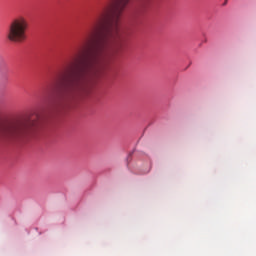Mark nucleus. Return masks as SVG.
<instances>
[{
  "label": "nucleus",
  "instance_id": "obj_3",
  "mask_svg": "<svg viewBox=\"0 0 256 256\" xmlns=\"http://www.w3.org/2000/svg\"><path fill=\"white\" fill-rule=\"evenodd\" d=\"M27 29H29L27 18L18 16L10 22L6 37L11 43H23L27 41Z\"/></svg>",
  "mask_w": 256,
  "mask_h": 256
},
{
  "label": "nucleus",
  "instance_id": "obj_1",
  "mask_svg": "<svg viewBox=\"0 0 256 256\" xmlns=\"http://www.w3.org/2000/svg\"><path fill=\"white\" fill-rule=\"evenodd\" d=\"M131 0H107L97 12L76 56H113L125 45V34L117 21Z\"/></svg>",
  "mask_w": 256,
  "mask_h": 256
},
{
  "label": "nucleus",
  "instance_id": "obj_2",
  "mask_svg": "<svg viewBox=\"0 0 256 256\" xmlns=\"http://www.w3.org/2000/svg\"><path fill=\"white\" fill-rule=\"evenodd\" d=\"M39 129V114L30 113L0 124V141H23Z\"/></svg>",
  "mask_w": 256,
  "mask_h": 256
}]
</instances>
